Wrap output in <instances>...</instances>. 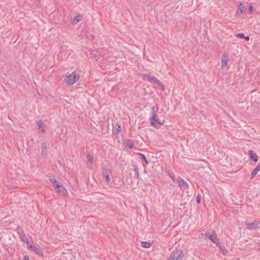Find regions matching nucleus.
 I'll return each mask as SVG.
<instances>
[{
    "mask_svg": "<svg viewBox=\"0 0 260 260\" xmlns=\"http://www.w3.org/2000/svg\"><path fill=\"white\" fill-rule=\"evenodd\" d=\"M205 236L217 246H219V244H220V242L217 238L216 234L214 229H210L209 230L205 233Z\"/></svg>",
    "mask_w": 260,
    "mask_h": 260,
    "instance_id": "1",
    "label": "nucleus"
},
{
    "mask_svg": "<svg viewBox=\"0 0 260 260\" xmlns=\"http://www.w3.org/2000/svg\"><path fill=\"white\" fill-rule=\"evenodd\" d=\"M184 253L182 250H177L173 251L168 260H183Z\"/></svg>",
    "mask_w": 260,
    "mask_h": 260,
    "instance_id": "2",
    "label": "nucleus"
},
{
    "mask_svg": "<svg viewBox=\"0 0 260 260\" xmlns=\"http://www.w3.org/2000/svg\"><path fill=\"white\" fill-rule=\"evenodd\" d=\"M79 78V75H76L75 72H73L66 77L64 81L67 84L72 85Z\"/></svg>",
    "mask_w": 260,
    "mask_h": 260,
    "instance_id": "3",
    "label": "nucleus"
},
{
    "mask_svg": "<svg viewBox=\"0 0 260 260\" xmlns=\"http://www.w3.org/2000/svg\"><path fill=\"white\" fill-rule=\"evenodd\" d=\"M260 220H254L253 222H248L247 221L245 222V225L246 228L249 230H256L259 229Z\"/></svg>",
    "mask_w": 260,
    "mask_h": 260,
    "instance_id": "4",
    "label": "nucleus"
},
{
    "mask_svg": "<svg viewBox=\"0 0 260 260\" xmlns=\"http://www.w3.org/2000/svg\"><path fill=\"white\" fill-rule=\"evenodd\" d=\"M157 114H154V115L151 116L150 118V120L151 122V124L155 127L159 128L161 125L163 124L162 122L159 121V120L157 118Z\"/></svg>",
    "mask_w": 260,
    "mask_h": 260,
    "instance_id": "5",
    "label": "nucleus"
},
{
    "mask_svg": "<svg viewBox=\"0 0 260 260\" xmlns=\"http://www.w3.org/2000/svg\"><path fill=\"white\" fill-rule=\"evenodd\" d=\"M30 248H27L28 249H31L34 252H35L38 255H41L43 256V250L41 248L40 246L37 244H31Z\"/></svg>",
    "mask_w": 260,
    "mask_h": 260,
    "instance_id": "6",
    "label": "nucleus"
},
{
    "mask_svg": "<svg viewBox=\"0 0 260 260\" xmlns=\"http://www.w3.org/2000/svg\"><path fill=\"white\" fill-rule=\"evenodd\" d=\"M19 235L21 241L26 243L27 248L31 247V244H30V243L29 242L28 239L27 237L26 236L23 231L20 232L19 233Z\"/></svg>",
    "mask_w": 260,
    "mask_h": 260,
    "instance_id": "7",
    "label": "nucleus"
},
{
    "mask_svg": "<svg viewBox=\"0 0 260 260\" xmlns=\"http://www.w3.org/2000/svg\"><path fill=\"white\" fill-rule=\"evenodd\" d=\"M178 182L179 184V186L180 187L181 189H188L189 186L188 183H187L183 179H182L180 177H179L178 178Z\"/></svg>",
    "mask_w": 260,
    "mask_h": 260,
    "instance_id": "8",
    "label": "nucleus"
},
{
    "mask_svg": "<svg viewBox=\"0 0 260 260\" xmlns=\"http://www.w3.org/2000/svg\"><path fill=\"white\" fill-rule=\"evenodd\" d=\"M142 77L144 80L148 81L153 84H154V83L155 81V80H156L157 79L156 77H155V76H150L146 74H143Z\"/></svg>",
    "mask_w": 260,
    "mask_h": 260,
    "instance_id": "9",
    "label": "nucleus"
},
{
    "mask_svg": "<svg viewBox=\"0 0 260 260\" xmlns=\"http://www.w3.org/2000/svg\"><path fill=\"white\" fill-rule=\"evenodd\" d=\"M249 156L250 158L254 162H257L258 161V156L252 150H249L248 151Z\"/></svg>",
    "mask_w": 260,
    "mask_h": 260,
    "instance_id": "10",
    "label": "nucleus"
},
{
    "mask_svg": "<svg viewBox=\"0 0 260 260\" xmlns=\"http://www.w3.org/2000/svg\"><path fill=\"white\" fill-rule=\"evenodd\" d=\"M87 165L88 168L92 169L93 162V156L92 155L88 153L87 154Z\"/></svg>",
    "mask_w": 260,
    "mask_h": 260,
    "instance_id": "11",
    "label": "nucleus"
},
{
    "mask_svg": "<svg viewBox=\"0 0 260 260\" xmlns=\"http://www.w3.org/2000/svg\"><path fill=\"white\" fill-rule=\"evenodd\" d=\"M124 145L126 148L132 149L134 146L133 141L131 139H125L124 142Z\"/></svg>",
    "mask_w": 260,
    "mask_h": 260,
    "instance_id": "12",
    "label": "nucleus"
},
{
    "mask_svg": "<svg viewBox=\"0 0 260 260\" xmlns=\"http://www.w3.org/2000/svg\"><path fill=\"white\" fill-rule=\"evenodd\" d=\"M57 189V192L61 195H66L67 193V191L66 188L61 185H59V187L56 188Z\"/></svg>",
    "mask_w": 260,
    "mask_h": 260,
    "instance_id": "13",
    "label": "nucleus"
},
{
    "mask_svg": "<svg viewBox=\"0 0 260 260\" xmlns=\"http://www.w3.org/2000/svg\"><path fill=\"white\" fill-rule=\"evenodd\" d=\"M238 11L237 12V14L239 16L243 14L244 12V5L243 3L241 2L238 7Z\"/></svg>",
    "mask_w": 260,
    "mask_h": 260,
    "instance_id": "14",
    "label": "nucleus"
},
{
    "mask_svg": "<svg viewBox=\"0 0 260 260\" xmlns=\"http://www.w3.org/2000/svg\"><path fill=\"white\" fill-rule=\"evenodd\" d=\"M229 58L228 56L223 55L221 57V64L222 67H225L227 66L229 62Z\"/></svg>",
    "mask_w": 260,
    "mask_h": 260,
    "instance_id": "15",
    "label": "nucleus"
},
{
    "mask_svg": "<svg viewBox=\"0 0 260 260\" xmlns=\"http://www.w3.org/2000/svg\"><path fill=\"white\" fill-rule=\"evenodd\" d=\"M259 171H260V164L259 163L256 166V167L255 168V169L253 170V171L252 172L251 178L252 179L254 178Z\"/></svg>",
    "mask_w": 260,
    "mask_h": 260,
    "instance_id": "16",
    "label": "nucleus"
},
{
    "mask_svg": "<svg viewBox=\"0 0 260 260\" xmlns=\"http://www.w3.org/2000/svg\"><path fill=\"white\" fill-rule=\"evenodd\" d=\"M102 169L104 176L106 175H111V172L107 166H104L102 167Z\"/></svg>",
    "mask_w": 260,
    "mask_h": 260,
    "instance_id": "17",
    "label": "nucleus"
},
{
    "mask_svg": "<svg viewBox=\"0 0 260 260\" xmlns=\"http://www.w3.org/2000/svg\"><path fill=\"white\" fill-rule=\"evenodd\" d=\"M49 181L53 184V186L55 188L59 187V185L61 184V183H59L55 178H50V179H49Z\"/></svg>",
    "mask_w": 260,
    "mask_h": 260,
    "instance_id": "18",
    "label": "nucleus"
},
{
    "mask_svg": "<svg viewBox=\"0 0 260 260\" xmlns=\"http://www.w3.org/2000/svg\"><path fill=\"white\" fill-rule=\"evenodd\" d=\"M82 19V15H76L73 19V23L74 24H77L79 21H80Z\"/></svg>",
    "mask_w": 260,
    "mask_h": 260,
    "instance_id": "19",
    "label": "nucleus"
},
{
    "mask_svg": "<svg viewBox=\"0 0 260 260\" xmlns=\"http://www.w3.org/2000/svg\"><path fill=\"white\" fill-rule=\"evenodd\" d=\"M120 132H121L120 125H119L118 124H116L115 127L113 131L114 134L115 135H118Z\"/></svg>",
    "mask_w": 260,
    "mask_h": 260,
    "instance_id": "20",
    "label": "nucleus"
},
{
    "mask_svg": "<svg viewBox=\"0 0 260 260\" xmlns=\"http://www.w3.org/2000/svg\"><path fill=\"white\" fill-rule=\"evenodd\" d=\"M137 155L139 156L140 157V158H141V159H142L144 161L146 165L148 164V161L146 159V157L144 154L140 153V152H138L137 153Z\"/></svg>",
    "mask_w": 260,
    "mask_h": 260,
    "instance_id": "21",
    "label": "nucleus"
},
{
    "mask_svg": "<svg viewBox=\"0 0 260 260\" xmlns=\"http://www.w3.org/2000/svg\"><path fill=\"white\" fill-rule=\"evenodd\" d=\"M133 167H134V171L135 173V178L137 179L139 178V169L137 166L135 165H133Z\"/></svg>",
    "mask_w": 260,
    "mask_h": 260,
    "instance_id": "22",
    "label": "nucleus"
},
{
    "mask_svg": "<svg viewBox=\"0 0 260 260\" xmlns=\"http://www.w3.org/2000/svg\"><path fill=\"white\" fill-rule=\"evenodd\" d=\"M141 246L144 248H149L151 246V243L148 242L142 241L141 243Z\"/></svg>",
    "mask_w": 260,
    "mask_h": 260,
    "instance_id": "23",
    "label": "nucleus"
},
{
    "mask_svg": "<svg viewBox=\"0 0 260 260\" xmlns=\"http://www.w3.org/2000/svg\"><path fill=\"white\" fill-rule=\"evenodd\" d=\"M158 110V108L157 105L153 106L151 108V116L156 114V113L157 112Z\"/></svg>",
    "mask_w": 260,
    "mask_h": 260,
    "instance_id": "24",
    "label": "nucleus"
},
{
    "mask_svg": "<svg viewBox=\"0 0 260 260\" xmlns=\"http://www.w3.org/2000/svg\"><path fill=\"white\" fill-rule=\"evenodd\" d=\"M168 175L172 179V180L175 182L176 181V179H175V174L172 172V171H168Z\"/></svg>",
    "mask_w": 260,
    "mask_h": 260,
    "instance_id": "25",
    "label": "nucleus"
},
{
    "mask_svg": "<svg viewBox=\"0 0 260 260\" xmlns=\"http://www.w3.org/2000/svg\"><path fill=\"white\" fill-rule=\"evenodd\" d=\"M219 248L220 249L221 251H222V253L223 254H226L227 253H228L229 251L228 250L225 248L224 246H222L221 245V244H219V246H218Z\"/></svg>",
    "mask_w": 260,
    "mask_h": 260,
    "instance_id": "26",
    "label": "nucleus"
},
{
    "mask_svg": "<svg viewBox=\"0 0 260 260\" xmlns=\"http://www.w3.org/2000/svg\"><path fill=\"white\" fill-rule=\"evenodd\" d=\"M41 148H42V153H46L47 152V147L46 144L44 143H42L41 144Z\"/></svg>",
    "mask_w": 260,
    "mask_h": 260,
    "instance_id": "27",
    "label": "nucleus"
},
{
    "mask_svg": "<svg viewBox=\"0 0 260 260\" xmlns=\"http://www.w3.org/2000/svg\"><path fill=\"white\" fill-rule=\"evenodd\" d=\"M253 7L252 5V4H250V5H249L248 7V13L249 14H252L253 13Z\"/></svg>",
    "mask_w": 260,
    "mask_h": 260,
    "instance_id": "28",
    "label": "nucleus"
},
{
    "mask_svg": "<svg viewBox=\"0 0 260 260\" xmlns=\"http://www.w3.org/2000/svg\"><path fill=\"white\" fill-rule=\"evenodd\" d=\"M37 125L38 126L39 129L44 126V124L41 120H39L37 122Z\"/></svg>",
    "mask_w": 260,
    "mask_h": 260,
    "instance_id": "29",
    "label": "nucleus"
},
{
    "mask_svg": "<svg viewBox=\"0 0 260 260\" xmlns=\"http://www.w3.org/2000/svg\"><path fill=\"white\" fill-rule=\"evenodd\" d=\"M244 35H245L243 33H239V34H236V36L237 38H241V39H243L244 37Z\"/></svg>",
    "mask_w": 260,
    "mask_h": 260,
    "instance_id": "30",
    "label": "nucleus"
},
{
    "mask_svg": "<svg viewBox=\"0 0 260 260\" xmlns=\"http://www.w3.org/2000/svg\"><path fill=\"white\" fill-rule=\"evenodd\" d=\"M110 175H106L104 176L106 178V181L108 183H109L110 182Z\"/></svg>",
    "mask_w": 260,
    "mask_h": 260,
    "instance_id": "31",
    "label": "nucleus"
},
{
    "mask_svg": "<svg viewBox=\"0 0 260 260\" xmlns=\"http://www.w3.org/2000/svg\"><path fill=\"white\" fill-rule=\"evenodd\" d=\"M196 202L198 204L201 203V195L198 194L196 197Z\"/></svg>",
    "mask_w": 260,
    "mask_h": 260,
    "instance_id": "32",
    "label": "nucleus"
},
{
    "mask_svg": "<svg viewBox=\"0 0 260 260\" xmlns=\"http://www.w3.org/2000/svg\"><path fill=\"white\" fill-rule=\"evenodd\" d=\"M154 84H155L158 86H160V85H161L162 82L161 81H160L158 79H156V80H155V81L154 83Z\"/></svg>",
    "mask_w": 260,
    "mask_h": 260,
    "instance_id": "33",
    "label": "nucleus"
},
{
    "mask_svg": "<svg viewBox=\"0 0 260 260\" xmlns=\"http://www.w3.org/2000/svg\"><path fill=\"white\" fill-rule=\"evenodd\" d=\"M23 260H29V256L27 255H24Z\"/></svg>",
    "mask_w": 260,
    "mask_h": 260,
    "instance_id": "34",
    "label": "nucleus"
},
{
    "mask_svg": "<svg viewBox=\"0 0 260 260\" xmlns=\"http://www.w3.org/2000/svg\"><path fill=\"white\" fill-rule=\"evenodd\" d=\"M243 39H244L246 41H248L250 40V37H249V36H244V37Z\"/></svg>",
    "mask_w": 260,
    "mask_h": 260,
    "instance_id": "35",
    "label": "nucleus"
},
{
    "mask_svg": "<svg viewBox=\"0 0 260 260\" xmlns=\"http://www.w3.org/2000/svg\"><path fill=\"white\" fill-rule=\"evenodd\" d=\"M161 88V89L162 90V91H164L165 89V85L162 83L161 84V85H160L159 86Z\"/></svg>",
    "mask_w": 260,
    "mask_h": 260,
    "instance_id": "36",
    "label": "nucleus"
},
{
    "mask_svg": "<svg viewBox=\"0 0 260 260\" xmlns=\"http://www.w3.org/2000/svg\"><path fill=\"white\" fill-rule=\"evenodd\" d=\"M45 132V130L44 129H41V132L43 133Z\"/></svg>",
    "mask_w": 260,
    "mask_h": 260,
    "instance_id": "37",
    "label": "nucleus"
}]
</instances>
